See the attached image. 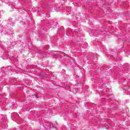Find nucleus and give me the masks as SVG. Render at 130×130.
Wrapping results in <instances>:
<instances>
[{"mask_svg": "<svg viewBox=\"0 0 130 130\" xmlns=\"http://www.w3.org/2000/svg\"><path fill=\"white\" fill-rule=\"evenodd\" d=\"M36 97L37 98H39V97L38 95H36Z\"/></svg>", "mask_w": 130, "mask_h": 130, "instance_id": "f257e3e1", "label": "nucleus"}]
</instances>
